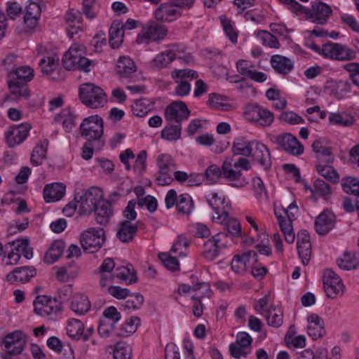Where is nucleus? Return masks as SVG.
Returning <instances> with one entry per match:
<instances>
[{
	"label": "nucleus",
	"mask_w": 359,
	"mask_h": 359,
	"mask_svg": "<svg viewBox=\"0 0 359 359\" xmlns=\"http://www.w3.org/2000/svg\"><path fill=\"white\" fill-rule=\"evenodd\" d=\"M104 123L98 115L85 118L80 125L81 136L88 142H93L95 147L101 149L104 144L103 139Z\"/></svg>",
	"instance_id": "1"
},
{
	"label": "nucleus",
	"mask_w": 359,
	"mask_h": 359,
	"mask_svg": "<svg viewBox=\"0 0 359 359\" xmlns=\"http://www.w3.org/2000/svg\"><path fill=\"white\" fill-rule=\"evenodd\" d=\"M86 48L81 44H73L65 53L62 63L68 70L79 69L85 72L90 71L92 62L85 57Z\"/></svg>",
	"instance_id": "2"
},
{
	"label": "nucleus",
	"mask_w": 359,
	"mask_h": 359,
	"mask_svg": "<svg viewBox=\"0 0 359 359\" xmlns=\"http://www.w3.org/2000/svg\"><path fill=\"white\" fill-rule=\"evenodd\" d=\"M80 100L83 104L92 109L103 107L107 103V95L103 90L92 83L81 85Z\"/></svg>",
	"instance_id": "3"
},
{
	"label": "nucleus",
	"mask_w": 359,
	"mask_h": 359,
	"mask_svg": "<svg viewBox=\"0 0 359 359\" xmlns=\"http://www.w3.org/2000/svg\"><path fill=\"white\" fill-rule=\"evenodd\" d=\"M297 206L294 202L290 204L287 209H275V215L278 219L280 228L283 232L285 240L291 244L294 241L295 235L292 226V220L297 212Z\"/></svg>",
	"instance_id": "4"
},
{
	"label": "nucleus",
	"mask_w": 359,
	"mask_h": 359,
	"mask_svg": "<svg viewBox=\"0 0 359 359\" xmlns=\"http://www.w3.org/2000/svg\"><path fill=\"white\" fill-rule=\"evenodd\" d=\"M74 198L79 205V213L81 215H89L93 212L102 201L103 194L100 189L91 187L81 195L76 194Z\"/></svg>",
	"instance_id": "5"
},
{
	"label": "nucleus",
	"mask_w": 359,
	"mask_h": 359,
	"mask_svg": "<svg viewBox=\"0 0 359 359\" xmlns=\"http://www.w3.org/2000/svg\"><path fill=\"white\" fill-rule=\"evenodd\" d=\"M105 241L102 229L89 228L80 236V243L86 252L94 253L98 251Z\"/></svg>",
	"instance_id": "6"
},
{
	"label": "nucleus",
	"mask_w": 359,
	"mask_h": 359,
	"mask_svg": "<svg viewBox=\"0 0 359 359\" xmlns=\"http://www.w3.org/2000/svg\"><path fill=\"white\" fill-rule=\"evenodd\" d=\"M244 116L249 122L262 127H269L274 121L273 114L271 111L256 104L246 105Z\"/></svg>",
	"instance_id": "7"
},
{
	"label": "nucleus",
	"mask_w": 359,
	"mask_h": 359,
	"mask_svg": "<svg viewBox=\"0 0 359 359\" xmlns=\"http://www.w3.org/2000/svg\"><path fill=\"white\" fill-rule=\"evenodd\" d=\"M167 34L168 29L164 25L154 21L149 22L137 34L136 42L148 44L151 41H158L163 40Z\"/></svg>",
	"instance_id": "8"
},
{
	"label": "nucleus",
	"mask_w": 359,
	"mask_h": 359,
	"mask_svg": "<svg viewBox=\"0 0 359 359\" xmlns=\"http://www.w3.org/2000/svg\"><path fill=\"white\" fill-rule=\"evenodd\" d=\"M322 55L325 58L339 61L352 60L356 57V52L347 46L327 42L322 46Z\"/></svg>",
	"instance_id": "9"
},
{
	"label": "nucleus",
	"mask_w": 359,
	"mask_h": 359,
	"mask_svg": "<svg viewBox=\"0 0 359 359\" xmlns=\"http://www.w3.org/2000/svg\"><path fill=\"white\" fill-rule=\"evenodd\" d=\"M33 304L34 312L41 317L52 318L61 311L60 302L47 295H38Z\"/></svg>",
	"instance_id": "10"
},
{
	"label": "nucleus",
	"mask_w": 359,
	"mask_h": 359,
	"mask_svg": "<svg viewBox=\"0 0 359 359\" xmlns=\"http://www.w3.org/2000/svg\"><path fill=\"white\" fill-rule=\"evenodd\" d=\"M190 114V110L184 102L175 101L166 107L164 116L169 123L181 124L189 118Z\"/></svg>",
	"instance_id": "11"
},
{
	"label": "nucleus",
	"mask_w": 359,
	"mask_h": 359,
	"mask_svg": "<svg viewBox=\"0 0 359 359\" xmlns=\"http://www.w3.org/2000/svg\"><path fill=\"white\" fill-rule=\"evenodd\" d=\"M324 290L330 298H335L338 295H342L344 291L340 277L332 269H327L323 273Z\"/></svg>",
	"instance_id": "12"
},
{
	"label": "nucleus",
	"mask_w": 359,
	"mask_h": 359,
	"mask_svg": "<svg viewBox=\"0 0 359 359\" xmlns=\"http://www.w3.org/2000/svg\"><path fill=\"white\" fill-rule=\"evenodd\" d=\"M206 199L208 205L213 210L215 215L212 219L214 222L217 219L226 215L231 209L230 203L226 200L225 197L217 192L211 191L206 195Z\"/></svg>",
	"instance_id": "13"
},
{
	"label": "nucleus",
	"mask_w": 359,
	"mask_h": 359,
	"mask_svg": "<svg viewBox=\"0 0 359 359\" xmlns=\"http://www.w3.org/2000/svg\"><path fill=\"white\" fill-rule=\"evenodd\" d=\"M332 13L331 7L321 1L314 2L306 11V18L318 25H325Z\"/></svg>",
	"instance_id": "14"
},
{
	"label": "nucleus",
	"mask_w": 359,
	"mask_h": 359,
	"mask_svg": "<svg viewBox=\"0 0 359 359\" xmlns=\"http://www.w3.org/2000/svg\"><path fill=\"white\" fill-rule=\"evenodd\" d=\"M271 140L292 155H300L304 152L303 145L290 133L273 136Z\"/></svg>",
	"instance_id": "15"
},
{
	"label": "nucleus",
	"mask_w": 359,
	"mask_h": 359,
	"mask_svg": "<svg viewBox=\"0 0 359 359\" xmlns=\"http://www.w3.org/2000/svg\"><path fill=\"white\" fill-rule=\"evenodd\" d=\"M30 129V125L27 123L10 127L5 134L8 145L13 147L20 144L27 138Z\"/></svg>",
	"instance_id": "16"
},
{
	"label": "nucleus",
	"mask_w": 359,
	"mask_h": 359,
	"mask_svg": "<svg viewBox=\"0 0 359 359\" xmlns=\"http://www.w3.org/2000/svg\"><path fill=\"white\" fill-rule=\"evenodd\" d=\"M250 156L265 170L271 167V154L268 147L263 143L257 140H252V147L251 148Z\"/></svg>",
	"instance_id": "17"
},
{
	"label": "nucleus",
	"mask_w": 359,
	"mask_h": 359,
	"mask_svg": "<svg viewBox=\"0 0 359 359\" xmlns=\"http://www.w3.org/2000/svg\"><path fill=\"white\" fill-rule=\"evenodd\" d=\"M336 218L334 213L329 210H324L316 218L314 228L319 235H326L335 225Z\"/></svg>",
	"instance_id": "18"
},
{
	"label": "nucleus",
	"mask_w": 359,
	"mask_h": 359,
	"mask_svg": "<svg viewBox=\"0 0 359 359\" xmlns=\"http://www.w3.org/2000/svg\"><path fill=\"white\" fill-rule=\"evenodd\" d=\"M4 344L6 351L19 355L27 344L26 336L21 331L13 332L5 337Z\"/></svg>",
	"instance_id": "19"
},
{
	"label": "nucleus",
	"mask_w": 359,
	"mask_h": 359,
	"mask_svg": "<svg viewBox=\"0 0 359 359\" xmlns=\"http://www.w3.org/2000/svg\"><path fill=\"white\" fill-rule=\"evenodd\" d=\"M222 175L234 187L242 188L248 184V181L245 179H241L242 172L241 169L234 168V164L230 161H224L222 166Z\"/></svg>",
	"instance_id": "20"
},
{
	"label": "nucleus",
	"mask_w": 359,
	"mask_h": 359,
	"mask_svg": "<svg viewBox=\"0 0 359 359\" xmlns=\"http://www.w3.org/2000/svg\"><path fill=\"white\" fill-rule=\"evenodd\" d=\"M226 237V233H219L204 243L203 256L206 259L212 261L218 257L220 249L226 247L224 244L220 243Z\"/></svg>",
	"instance_id": "21"
},
{
	"label": "nucleus",
	"mask_w": 359,
	"mask_h": 359,
	"mask_svg": "<svg viewBox=\"0 0 359 359\" xmlns=\"http://www.w3.org/2000/svg\"><path fill=\"white\" fill-rule=\"evenodd\" d=\"M39 67L43 74L55 79L52 74L59 68V57L54 52H47L40 59Z\"/></svg>",
	"instance_id": "22"
},
{
	"label": "nucleus",
	"mask_w": 359,
	"mask_h": 359,
	"mask_svg": "<svg viewBox=\"0 0 359 359\" xmlns=\"http://www.w3.org/2000/svg\"><path fill=\"white\" fill-rule=\"evenodd\" d=\"M41 9L40 6L35 2H29L25 8L23 21L27 29H34L39 24Z\"/></svg>",
	"instance_id": "23"
},
{
	"label": "nucleus",
	"mask_w": 359,
	"mask_h": 359,
	"mask_svg": "<svg viewBox=\"0 0 359 359\" xmlns=\"http://www.w3.org/2000/svg\"><path fill=\"white\" fill-rule=\"evenodd\" d=\"M297 252L302 264L307 265L311 256V244L310 236L305 231L297 234Z\"/></svg>",
	"instance_id": "24"
},
{
	"label": "nucleus",
	"mask_w": 359,
	"mask_h": 359,
	"mask_svg": "<svg viewBox=\"0 0 359 359\" xmlns=\"http://www.w3.org/2000/svg\"><path fill=\"white\" fill-rule=\"evenodd\" d=\"M36 274L35 269L31 266L17 267L6 276V280L11 283H25Z\"/></svg>",
	"instance_id": "25"
},
{
	"label": "nucleus",
	"mask_w": 359,
	"mask_h": 359,
	"mask_svg": "<svg viewBox=\"0 0 359 359\" xmlns=\"http://www.w3.org/2000/svg\"><path fill=\"white\" fill-rule=\"evenodd\" d=\"M34 78V70L29 66H22L15 69L10 70L8 74V81L11 83H27Z\"/></svg>",
	"instance_id": "26"
},
{
	"label": "nucleus",
	"mask_w": 359,
	"mask_h": 359,
	"mask_svg": "<svg viewBox=\"0 0 359 359\" xmlns=\"http://www.w3.org/2000/svg\"><path fill=\"white\" fill-rule=\"evenodd\" d=\"M181 15V12L173 4L165 3L155 11L156 18L166 22H172Z\"/></svg>",
	"instance_id": "27"
},
{
	"label": "nucleus",
	"mask_w": 359,
	"mask_h": 359,
	"mask_svg": "<svg viewBox=\"0 0 359 359\" xmlns=\"http://www.w3.org/2000/svg\"><path fill=\"white\" fill-rule=\"evenodd\" d=\"M307 332L313 339H318L325 334L324 321L317 314L313 313L308 317Z\"/></svg>",
	"instance_id": "28"
},
{
	"label": "nucleus",
	"mask_w": 359,
	"mask_h": 359,
	"mask_svg": "<svg viewBox=\"0 0 359 359\" xmlns=\"http://www.w3.org/2000/svg\"><path fill=\"white\" fill-rule=\"evenodd\" d=\"M65 194V187L62 183L46 184L43 189V198L46 203L59 201Z\"/></svg>",
	"instance_id": "29"
},
{
	"label": "nucleus",
	"mask_w": 359,
	"mask_h": 359,
	"mask_svg": "<svg viewBox=\"0 0 359 359\" xmlns=\"http://www.w3.org/2000/svg\"><path fill=\"white\" fill-rule=\"evenodd\" d=\"M312 149L316 154L318 163L332 164L334 161L335 157L331 151V148L324 146L320 140L313 142Z\"/></svg>",
	"instance_id": "30"
},
{
	"label": "nucleus",
	"mask_w": 359,
	"mask_h": 359,
	"mask_svg": "<svg viewBox=\"0 0 359 359\" xmlns=\"http://www.w3.org/2000/svg\"><path fill=\"white\" fill-rule=\"evenodd\" d=\"M271 65L277 73L283 75L290 73L294 67L290 59L280 55H274L271 57Z\"/></svg>",
	"instance_id": "31"
},
{
	"label": "nucleus",
	"mask_w": 359,
	"mask_h": 359,
	"mask_svg": "<svg viewBox=\"0 0 359 359\" xmlns=\"http://www.w3.org/2000/svg\"><path fill=\"white\" fill-rule=\"evenodd\" d=\"M257 261V254L254 251H248L242 255H236L231 261V269L237 273H242L246 268L247 263Z\"/></svg>",
	"instance_id": "32"
},
{
	"label": "nucleus",
	"mask_w": 359,
	"mask_h": 359,
	"mask_svg": "<svg viewBox=\"0 0 359 359\" xmlns=\"http://www.w3.org/2000/svg\"><path fill=\"white\" fill-rule=\"evenodd\" d=\"M135 62L126 56H121L116 65V72L121 79L130 78L131 75L136 72Z\"/></svg>",
	"instance_id": "33"
},
{
	"label": "nucleus",
	"mask_w": 359,
	"mask_h": 359,
	"mask_svg": "<svg viewBox=\"0 0 359 359\" xmlns=\"http://www.w3.org/2000/svg\"><path fill=\"white\" fill-rule=\"evenodd\" d=\"M137 231V224L131 223L129 220H125L120 223L116 236L121 242L128 243L134 238Z\"/></svg>",
	"instance_id": "34"
},
{
	"label": "nucleus",
	"mask_w": 359,
	"mask_h": 359,
	"mask_svg": "<svg viewBox=\"0 0 359 359\" xmlns=\"http://www.w3.org/2000/svg\"><path fill=\"white\" fill-rule=\"evenodd\" d=\"M175 58L180 59L181 57L177 50V46L172 45L170 49L157 55L154 62L156 67L161 68L167 66Z\"/></svg>",
	"instance_id": "35"
},
{
	"label": "nucleus",
	"mask_w": 359,
	"mask_h": 359,
	"mask_svg": "<svg viewBox=\"0 0 359 359\" xmlns=\"http://www.w3.org/2000/svg\"><path fill=\"white\" fill-rule=\"evenodd\" d=\"M93 211L95 212V220L97 223L102 225L107 224L112 215L111 205L104 201L103 198Z\"/></svg>",
	"instance_id": "36"
},
{
	"label": "nucleus",
	"mask_w": 359,
	"mask_h": 359,
	"mask_svg": "<svg viewBox=\"0 0 359 359\" xmlns=\"http://www.w3.org/2000/svg\"><path fill=\"white\" fill-rule=\"evenodd\" d=\"M351 85L348 81H330L325 86L326 92L338 98L344 96V93L349 92Z\"/></svg>",
	"instance_id": "37"
},
{
	"label": "nucleus",
	"mask_w": 359,
	"mask_h": 359,
	"mask_svg": "<svg viewBox=\"0 0 359 359\" xmlns=\"http://www.w3.org/2000/svg\"><path fill=\"white\" fill-rule=\"evenodd\" d=\"M70 309L78 315H83L90 309V303L85 294L75 295L71 302Z\"/></svg>",
	"instance_id": "38"
},
{
	"label": "nucleus",
	"mask_w": 359,
	"mask_h": 359,
	"mask_svg": "<svg viewBox=\"0 0 359 359\" xmlns=\"http://www.w3.org/2000/svg\"><path fill=\"white\" fill-rule=\"evenodd\" d=\"M215 222H218L224 226H225L228 233L234 237H238L241 235V225L239 222L235 218L231 217L229 215V212L226 215H224V217H221V218L217 219L214 221Z\"/></svg>",
	"instance_id": "39"
},
{
	"label": "nucleus",
	"mask_w": 359,
	"mask_h": 359,
	"mask_svg": "<svg viewBox=\"0 0 359 359\" xmlns=\"http://www.w3.org/2000/svg\"><path fill=\"white\" fill-rule=\"evenodd\" d=\"M252 141H249L243 137H236L232 145V151L234 155L250 156Z\"/></svg>",
	"instance_id": "40"
},
{
	"label": "nucleus",
	"mask_w": 359,
	"mask_h": 359,
	"mask_svg": "<svg viewBox=\"0 0 359 359\" xmlns=\"http://www.w3.org/2000/svg\"><path fill=\"white\" fill-rule=\"evenodd\" d=\"M65 243L62 241H55L44 256V261L47 264H51L56 262L62 255L65 249Z\"/></svg>",
	"instance_id": "41"
},
{
	"label": "nucleus",
	"mask_w": 359,
	"mask_h": 359,
	"mask_svg": "<svg viewBox=\"0 0 359 359\" xmlns=\"http://www.w3.org/2000/svg\"><path fill=\"white\" fill-rule=\"evenodd\" d=\"M318 173L327 181L336 184L339 180L338 172L327 163H318L316 165Z\"/></svg>",
	"instance_id": "42"
},
{
	"label": "nucleus",
	"mask_w": 359,
	"mask_h": 359,
	"mask_svg": "<svg viewBox=\"0 0 359 359\" xmlns=\"http://www.w3.org/2000/svg\"><path fill=\"white\" fill-rule=\"evenodd\" d=\"M337 266L344 270H351L359 265V258L353 252H345L341 258L337 260Z\"/></svg>",
	"instance_id": "43"
},
{
	"label": "nucleus",
	"mask_w": 359,
	"mask_h": 359,
	"mask_svg": "<svg viewBox=\"0 0 359 359\" xmlns=\"http://www.w3.org/2000/svg\"><path fill=\"white\" fill-rule=\"evenodd\" d=\"M109 43L112 48H118L123 40L124 30L121 23H114L109 29Z\"/></svg>",
	"instance_id": "44"
},
{
	"label": "nucleus",
	"mask_w": 359,
	"mask_h": 359,
	"mask_svg": "<svg viewBox=\"0 0 359 359\" xmlns=\"http://www.w3.org/2000/svg\"><path fill=\"white\" fill-rule=\"evenodd\" d=\"M156 162L158 169L174 171L176 168L175 158L169 154L161 153L157 155Z\"/></svg>",
	"instance_id": "45"
},
{
	"label": "nucleus",
	"mask_w": 359,
	"mask_h": 359,
	"mask_svg": "<svg viewBox=\"0 0 359 359\" xmlns=\"http://www.w3.org/2000/svg\"><path fill=\"white\" fill-rule=\"evenodd\" d=\"M269 325L279 327L283 323V313L280 309L271 306L264 314Z\"/></svg>",
	"instance_id": "46"
},
{
	"label": "nucleus",
	"mask_w": 359,
	"mask_h": 359,
	"mask_svg": "<svg viewBox=\"0 0 359 359\" xmlns=\"http://www.w3.org/2000/svg\"><path fill=\"white\" fill-rule=\"evenodd\" d=\"M176 208L179 213L182 215H189L194 209V204L191 197L187 194H183L179 196Z\"/></svg>",
	"instance_id": "47"
},
{
	"label": "nucleus",
	"mask_w": 359,
	"mask_h": 359,
	"mask_svg": "<svg viewBox=\"0 0 359 359\" xmlns=\"http://www.w3.org/2000/svg\"><path fill=\"white\" fill-rule=\"evenodd\" d=\"M84 325L83 323L75 318L69 320L67 325V334L74 339H79L83 335Z\"/></svg>",
	"instance_id": "48"
},
{
	"label": "nucleus",
	"mask_w": 359,
	"mask_h": 359,
	"mask_svg": "<svg viewBox=\"0 0 359 359\" xmlns=\"http://www.w3.org/2000/svg\"><path fill=\"white\" fill-rule=\"evenodd\" d=\"M190 244L189 240L184 235L178 236L173 243L170 252L171 254L177 255L180 257H184L187 255V248Z\"/></svg>",
	"instance_id": "49"
},
{
	"label": "nucleus",
	"mask_w": 359,
	"mask_h": 359,
	"mask_svg": "<svg viewBox=\"0 0 359 359\" xmlns=\"http://www.w3.org/2000/svg\"><path fill=\"white\" fill-rule=\"evenodd\" d=\"M140 320L138 317H131L129 320L126 321L116 332L118 336L128 337L134 333L137 326L140 325Z\"/></svg>",
	"instance_id": "50"
},
{
	"label": "nucleus",
	"mask_w": 359,
	"mask_h": 359,
	"mask_svg": "<svg viewBox=\"0 0 359 359\" xmlns=\"http://www.w3.org/2000/svg\"><path fill=\"white\" fill-rule=\"evenodd\" d=\"M341 187L344 191L359 196V180L356 177H345L341 180Z\"/></svg>",
	"instance_id": "51"
},
{
	"label": "nucleus",
	"mask_w": 359,
	"mask_h": 359,
	"mask_svg": "<svg viewBox=\"0 0 359 359\" xmlns=\"http://www.w3.org/2000/svg\"><path fill=\"white\" fill-rule=\"evenodd\" d=\"M48 144L46 142L40 143L36 145L31 155V163L37 166L42 163L43 160L46 157V149Z\"/></svg>",
	"instance_id": "52"
},
{
	"label": "nucleus",
	"mask_w": 359,
	"mask_h": 359,
	"mask_svg": "<svg viewBox=\"0 0 359 359\" xmlns=\"http://www.w3.org/2000/svg\"><path fill=\"white\" fill-rule=\"evenodd\" d=\"M8 86L11 93L18 98L23 97L27 99L30 96L29 90L25 83H11L8 81Z\"/></svg>",
	"instance_id": "53"
},
{
	"label": "nucleus",
	"mask_w": 359,
	"mask_h": 359,
	"mask_svg": "<svg viewBox=\"0 0 359 359\" xmlns=\"http://www.w3.org/2000/svg\"><path fill=\"white\" fill-rule=\"evenodd\" d=\"M116 279L126 281L128 283H135L137 280L136 273L128 266H120L115 269Z\"/></svg>",
	"instance_id": "54"
},
{
	"label": "nucleus",
	"mask_w": 359,
	"mask_h": 359,
	"mask_svg": "<svg viewBox=\"0 0 359 359\" xmlns=\"http://www.w3.org/2000/svg\"><path fill=\"white\" fill-rule=\"evenodd\" d=\"M257 36L262 41V44L273 48H278L280 43L278 39L270 32L264 30H260L255 32Z\"/></svg>",
	"instance_id": "55"
},
{
	"label": "nucleus",
	"mask_w": 359,
	"mask_h": 359,
	"mask_svg": "<svg viewBox=\"0 0 359 359\" xmlns=\"http://www.w3.org/2000/svg\"><path fill=\"white\" fill-rule=\"evenodd\" d=\"M100 5L98 0H83V13L88 19L96 18Z\"/></svg>",
	"instance_id": "56"
},
{
	"label": "nucleus",
	"mask_w": 359,
	"mask_h": 359,
	"mask_svg": "<svg viewBox=\"0 0 359 359\" xmlns=\"http://www.w3.org/2000/svg\"><path fill=\"white\" fill-rule=\"evenodd\" d=\"M181 124L175 123L174 126H166L161 131V137L168 141L177 140L181 137Z\"/></svg>",
	"instance_id": "57"
},
{
	"label": "nucleus",
	"mask_w": 359,
	"mask_h": 359,
	"mask_svg": "<svg viewBox=\"0 0 359 359\" xmlns=\"http://www.w3.org/2000/svg\"><path fill=\"white\" fill-rule=\"evenodd\" d=\"M328 119L331 123L342 126H348L353 123V118L346 113H330Z\"/></svg>",
	"instance_id": "58"
},
{
	"label": "nucleus",
	"mask_w": 359,
	"mask_h": 359,
	"mask_svg": "<svg viewBox=\"0 0 359 359\" xmlns=\"http://www.w3.org/2000/svg\"><path fill=\"white\" fill-rule=\"evenodd\" d=\"M132 351L129 344L118 343L114 349V359H131Z\"/></svg>",
	"instance_id": "59"
},
{
	"label": "nucleus",
	"mask_w": 359,
	"mask_h": 359,
	"mask_svg": "<svg viewBox=\"0 0 359 359\" xmlns=\"http://www.w3.org/2000/svg\"><path fill=\"white\" fill-rule=\"evenodd\" d=\"M309 190L313 194H317L323 197H327L332 194L330 186L321 179L316 180L313 183V189L310 187Z\"/></svg>",
	"instance_id": "60"
},
{
	"label": "nucleus",
	"mask_w": 359,
	"mask_h": 359,
	"mask_svg": "<svg viewBox=\"0 0 359 359\" xmlns=\"http://www.w3.org/2000/svg\"><path fill=\"white\" fill-rule=\"evenodd\" d=\"M77 275V271L70 266H60L57 269L55 276L60 282H67L74 278Z\"/></svg>",
	"instance_id": "61"
},
{
	"label": "nucleus",
	"mask_w": 359,
	"mask_h": 359,
	"mask_svg": "<svg viewBox=\"0 0 359 359\" xmlns=\"http://www.w3.org/2000/svg\"><path fill=\"white\" fill-rule=\"evenodd\" d=\"M177 257V255L171 254L170 252L168 253H161L159 255V258L163 262L165 266L170 271H175L180 268V264Z\"/></svg>",
	"instance_id": "62"
},
{
	"label": "nucleus",
	"mask_w": 359,
	"mask_h": 359,
	"mask_svg": "<svg viewBox=\"0 0 359 359\" xmlns=\"http://www.w3.org/2000/svg\"><path fill=\"white\" fill-rule=\"evenodd\" d=\"M132 111L136 116H144L150 111L149 101L147 100L135 101L132 105Z\"/></svg>",
	"instance_id": "63"
},
{
	"label": "nucleus",
	"mask_w": 359,
	"mask_h": 359,
	"mask_svg": "<svg viewBox=\"0 0 359 359\" xmlns=\"http://www.w3.org/2000/svg\"><path fill=\"white\" fill-rule=\"evenodd\" d=\"M6 12L11 20H15L23 13V10L20 4L17 1H8L6 4Z\"/></svg>",
	"instance_id": "64"
}]
</instances>
